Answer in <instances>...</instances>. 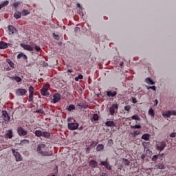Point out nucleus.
<instances>
[{
	"instance_id": "62",
	"label": "nucleus",
	"mask_w": 176,
	"mask_h": 176,
	"mask_svg": "<svg viewBox=\"0 0 176 176\" xmlns=\"http://www.w3.org/2000/svg\"><path fill=\"white\" fill-rule=\"evenodd\" d=\"M100 176H108V175H107V173H102V175H101Z\"/></svg>"
},
{
	"instance_id": "58",
	"label": "nucleus",
	"mask_w": 176,
	"mask_h": 176,
	"mask_svg": "<svg viewBox=\"0 0 176 176\" xmlns=\"http://www.w3.org/2000/svg\"><path fill=\"white\" fill-rule=\"evenodd\" d=\"M157 104H159V101H157V100H155V104H154L155 107H156L157 105Z\"/></svg>"
},
{
	"instance_id": "2",
	"label": "nucleus",
	"mask_w": 176,
	"mask_h": 176,
	"mask_svg": "<svg viewBox=\"0 0 176 176\" xmlns=\"http://www.w3.org/2000/svg\"><path fill=\"white\" fill-rule=\"evenodd\" d=\"M15 94L17 97H23L27 94V89L23 88L16 89Z\"/></svg>"
},
{
	"instance_id": "11",
	"label": "nucleus",
	"mask_w": 176,
	"mask_h": 176,
	"mask_svg": "<svg viewBox=\"0 0 176 176\" xmlns=\"http://www.w3.org/2000/svg\"><path fill=\"white\" fill-rule=\"evenodd\" d=\"M119 108V105L118 104H113L109 109L110 115L113 116L115 115V109H118Z\"/></svg>"
},
{
	"instance_id": "45",
	"label": "nucleus",
	"mask_w": 176,
	"mask_h": 176,
	"mask_svg": "<svg viewBox=\"0 0 176 176\" xmlns=\"http://www.w3.org/2000/svg\"><path fill=\"white\" fill-rule=\"evenodd\" d=\"M131 129H141V125H131Z\"/></svg>"
},
{
	"instance_id": "26",
	"label": "nucleus",
	"mask_w": 176,
	"mask_h": 176,
	"mask_svg": "<svg viewBox=\"0 0 176 176\" xmlns=\"http://www.w3.org/2000/svg\"><path fill=\"white\" fill-rule=\"evenodd\" d=\"M43 131H41V130H36L34 132V134L36 135V137H42V134H43Z\"/></svg>"
},
{
	"instance_id": "49",
	"label": "nucleus",
	"mask_w": 176,
	"mask_h": 176,
	"mask_svg": "<svg viewBox=\"0 0 176 176\" xmlns=\"http://www.w3.org/2000/svg\"><path fill=\"white\" fill-rule=\"evenodd\" d=\"M35 50H36V52H41V47H39L38 45H36L34 47Z\"/></svg>"
},
{
	"instance_id": "15",
	"label": "nucleus",
	"mask_w": 176,
	"mask_h": 176,
	"mask_svg": "<svg viewBox=\"0 0 176 176\" xmlns=\"http://www.w3.org/2000/svg\"><path fill=\"white\" fill-rule=\"evenodd\" d=\"M6 138H13V131L12 129H9L6 134Z\"/></svg>"
},
{
	"instance_id": "28",
	"label": "nucleus",
	"mask_w": 176,
	"mask_h": 176,
	"mask_svg": "<svg viewBox=\"0 0 176 176\" xmlns=\"http://www.w3.org/2000/svg\"><path fill=\"white\" fill-rule=\"evenodd\" d=\"M148 115H150L151 118H155V111L153 110V109H149Z\"/></svg>"
},
{
	"instance_id": "25",
	"label": "nucleus",
	"mask_w": 176,
	"mask_h": 176,
	"mask_svg": "<svg viewBox=\"0 0 176 176\" xmlns=\"http://www.w3.org/2000/svg\"><path fill=\"white\" fill-rule=\"evenodd\" d=\"M41 137H43L44 138H50V133L43 131Z\"/></svg>"
},
{
	"instance_id": "51",
	"label": "nucleus",
	"mask_w": 176,
	"mask_h": 176,
	"mask_svg": "<svg viewBox=\"0 0 176 176\" xmlns=\"http://www.w3.org/2000/svg\"><path fill=\"white\" fill-rule=\"evenodd\" d=\"M171 112V116L173 115V116H176V110H172L170 111Z\"/></svg>"
},
{
	"instance_id": "8",
	"label": "nucleus",
	"mask_w": 176,
	"mask_h": 176,
	"mask_svg": "<svg viewBox=\"0 0 176 176\" xmlns=\"http://www.w3.org/2000/svg\"><path fill=\"white\" fill-rule=\"evenodd\" d=\"M21 47L24 49V50H28V52H33L34 51V47L28 44H21Z\"/></svg>"
},
{
	"instance_id": "17",
	"label": "nucleus",
	"mask_w": 176,
	"mask_h": 176,
	"mask_svg": "<svg viewBox=\"0 0 176 176\" xmlns=\"http://www.w3.org/2000/svg\"><path fill=\"white\" fill-rule=\"evenodd\" d=\"M78 106L80 107V108H83L84 109H87V108H89V104H87V102H80L78 103Z\"/></svg>"
},
{
	"instance_id": "1",
	"label": "nucleus",
	"mask_w": 176,
	"mask_h": 176,
	"mask_svg": "<svg viewBox=\"0 0 176 176\" xmlns=\"http://www.w3.org/2000/svg\"><path fill=\"white\" fill-rule=\"evenodd\" d=\"M37 153L41 156H52L53 153L49 151V148L45 144H40L37 146Z\"/></svg>"
},
{
	"instance_id": "13",
	"label": "nucleus",
	"mask_w": 176,
	"mask_h": 176,
	"mask_svg": "<svg viewBox=\"0 0 176 176\" xmlns=\"http://www.w3.org/2000/svg\"><path fill=\"white\" fill-rule=\"evenodd\" d=\"M107 97H116V96H118V91H107Z\"/></svg>"
},
{
	"instance_id": "14",
	"label": "nucleus",
	"mask_w": 176,
	"mask_h": 176,
	"mask_svg": "<svg viewBox=\"0 0 176 176\" xmlns=\"http://www.w3.org/2000/svg\"><path fill=\"white\" fill-rule=\"evenodd\" d=\"M8 30L10 35H13V34L17 32V30L16 29V28L13 27L12 25L8 26Z\"/></svg>"
},
{
	"instance_id": "18",
	"label": "nucleus",
	"mask_w": 176,
	"mask_h": 176,
	"mask_svg": "<svg viewBox=\"0 0 176 176\" xmlns=\"http://www.w3.org/2000/svg\"><path fill=\"white\" fill-rule=\"evenodd\" d=\"M142 140H144V141H149V138H151V134L144 133L141 137Z\"/></svg>"
},
{
	"instance_id": "3",
	"label": "nucleus",
	"mask_w": 176,
	"mask_h": 176,
	"mask_svg": "<svg viewBox=\"0 0 176 176\" xmlns=\"http://www.w3.org/2000/svg\"><path fill=\"white\" fill-rule=\"evenodd\" d=\"M17 133L20 137H24L28 134V131L24 129L23 126H19L17 128Z\"/></svg>"
},
{
	"instance_id": "42",
	"label": "nucleus",
	"mask_w": 176,
	"mask_h": 176,
	"mask_svg": "<svg viewBox=\"0 0 176 176\" xmlns=\"http://www.w3.org/2000/svg\"><path fill=\"white\" fill-rule=\"evenodd\" d=\"M23 16H27L28 14H30V12L27 10H23L22 11Z\"/></svg>"
},
{
	"instance_id": "46",
	"label": "nucleus",
	"mask_w": 176,
	"mask_h": 176,
	"mask_svg": "<svg viewBox=\"0 0 176 176\" xmlns=\"http://www.w3.org/2000/svg\"><path fill=\"white\" fill-rule=\"evenodd\" d=\"M53 37L56 39V41H58L60 39V36L58 34H55L53 33Z\"/></svg>"
},
{
	"instance_id": "40",
	"label": "nucleus",
	"mask_w": 176,
	"mask_h": 176,
	"mask_svg": "<svg viewBox=\"0 0 176 176\" xmlns=\"http://www.w3.org/2000/svg\"><path fill=\"white\" fill-rule=\"evenodd\" d=\"M14 80L16 82H17V83H19V82H21V78L16 76H14Z\"/></svg>"
},
{
	"instance_id": "39",
	"label": "nucleus",
	"mask_w": 176,
	"mask_h": 176,
	"mask_svg": "<svg viewBox=\"0 0 176 176\" xmlns=\"http://www.w3.org/2000/svg\"><path fill=\"white\" fill-rule=\"evenodd\" d=\"M124 111H126L127 112H130V109H131V106L130 105H126L124 107Z\"/></svg>"
},
{
	"instance_id": "31",
	"label": "nucleus",
	"mask_w": 176,
	"mask_h": 176,
	"mask_svg": "<svg viewBox=\"0 0 176 176\" xmlns=\"http://www.w3.org/2000/svg\"><path fill=\"white\" fill-rule=\"evenodd\" d=\"M97 152H100V151H104V146L102 144H98L96 147Z\"/></svg>"
},
{
	"instance_id": "10",
	"label": "nucleus",
	"mask_w": 176,
	"mask_h": 176,
	"mask_svg": "<svg viewBox=\"0 0 176 176\" xmlns=\"http://www.w3.org/2000/svg\"><path fill=\"white\" fill-rule=\"evenodd\" d=\"M79 127V124L76 122L69 123L68 129L69 130H76Z\"/></svg>"
},
{
	"instance_id": "59",
	"label": "nucleus",
	"mask_w": 176,
	"mask_h": 176,
	"mask_svg": "<svg viewBox=\"0 0 176 176\" xmlns=\"http://www.w3.org/2000/svg\"><path fill=\"white\" fill-rule=\"evenodd\" d=\"M9 79L11 80H14V76H8Z\"/></svg>"
},
{
	"instance_id": "6",
	"label": "nucleus",
	"mask_w": 176,
	"mask_h": 176,
	"mask_svg": "<svg viewBox=\"0 0 176 176\" xmlns=\"http://www.w3.org/2000/svg\"><path fill=\"white\" fill-rule=\"evenodd\" d=\"M50 89V87L49 85H44L43 88L41 89V94L42 96H49V94H47V91Z\"/></svg>"
},
{
	"instance_id": "38",
	"label": "nucleus",
	"mask_w": 176,
	"mask_h": 176,
	"mask_svg": "<svg viewBox=\"0 0 176 176\" xmlns=\"http://www.w3.org/2000/svg\"><path fill=\"white\" fill-rule=\"evenodd\" d=\"M123 163L125 166H130V161H129L127 159H124Z\"/></svg>"
},
{
	"instance_id": "52",
	"label": "nucleus",
	"mask_w": 176,
	"mask_h": 176,
	"mask_svg": "<svg viewBox=\"0 0 176 176\" xmlns=\"http://www.w3.org/2000/svg\"><path fill=\"white\" fill-rule=\"evenodd\" d=\"M175 135H176V133L175 132L170 134V137H171L172 138H175Z\"/></svg>"
},
{
	"instance_id": "5",
	"label": "nucleus",
	"mask_w": 176,
	"mask_h": 176,
	"mask_svg": "<svg viewBox=\"0 0 176 176\" xmlns=\"http://www.w3.org/2000/svg\"><path fill=\"white\" fill-rule=\"evenodd\" d=\"M12 155L14 156L16 159V162H21L23 160V157H21V155H20V153L18 151H16V150L12 149Z\"/></svg>"
},
{
	"instance_id": "36",
	"label": "nucleus",
	"mask_w": 176,
	"mask_h": 176,
	"mask_svg": "<svg viewBox=\"0 0 176 176\" xmlns=\"http://www.w3.org/2000/svg\"><path fill=\"white\" fill-rule=\"evenodd\" d=\"M146 89L149 90V89H151V90H153L154 91H156V86H151L149 87L148 85H146Z\"/></svg>"
},
{
	"instance_id": "63",
	"label": "nucleus",
	"mask_w": 176,
	"mask_h": 176,
	"mask_svg": "<svg viewBox=\"0 0 176 176\" xmlns=\"http://www.w3.org/2000/svg\"><path fill=\"white\" fill-rule=\"evenodd\" d=\"M75 80H76V82H78V80H79V77H76Z\"/></svg>"
},
{
	"instance_id": "37",
	"label": "nucleus",
	"mask_w": 176,
	"mask_h": 176,
	"mask_svg": "<svg viewBox=\"0 0 176 176\" xmlns=\"http://www.w3.org/2000/svg\"><path fill=\"white\" fill-rule=\"evenodd\" d=\"M131 134L133 137H135L136 135H140V134H141V132L140 131H135Z\"/></svg>"
},
{
	"instance_id": "35",
	"label": "nucleus",
	"mask_w": 176,
	"mask_h": 176,
	"mask_svg": "<svg viewBox=\"0 0 176 176\" xmlns=\"http://www.w3.org/2000/svg\"><path fill=\"white\" fill-rule=\"evenodd\" d=\"M29 102H32L34 101V94H29Z\"/></svg>"
},
{
	"instance_id": "24",
	"label": "nucleus",
	"mask_w": 176,
	"mask_h": 176,
	"mask_svg": "<svg viewBox=\"0 0 176 176\" xmlns=\"http://www.w3.org/2000/svg\"><path fill=\"white\" fill-rule=\"evenodd\" d=\"M162 116L164 118H170L171 116V111H168L166 113H162Z\"/></svg>"
},
{
	"instance_id": "7",
	"label": "nucleus",
	"mask_w": 176,
	"mask_h": 176,
	"mask_svg": "<svg viewBox=\"0 0 176 176\" xmlns=\"http://www.w3.org/2000/svg\"><path fill=\"white\" fill-rule=\"evenodd\" d=\"M100 166H104L107 170H112V167L111 165H109V162H108L107 160L106 161H101L100 163L99 164Z\"/></svg>"
},
{
	"instance_id": "16",
	"label": "nucleus",
	"mask_w": 176,
	"mask_h": 176,
	"mask_svg": "<svg viewBox=\"0 0 176 176\" xmlns=\"http://www.w3.org/2000/svg\"><path fill=\"white\" fill-rule=\"evenodd\" d=\"M30 144V140L27 139H24L23 140H21V142L19 143V145L21 146H25Z\"/></svg>"
},
{
	"instance_id": "29",
	"label": "nucleus",
	"mask_w": 176,
	"mask_h": 176,
	"mask_svg": "<svg viewBox=\"0 0 176 176\" xmlns=\"http://www.w3.org/2000/svg\"><path fill=\"white\" fill-rule=\"evenodd\" d=\"M9 5V1H6L0 4V9L2 8H5V6H8Z\"/></svg>"
},
{
	"instance_id": "44",
	"label": "nucleus",
	"mask_w": 176,
	"mask_h": 176,
	"mask_svg": "<svg viewBox=\"0 0 176 176\" xmlns=\"http://www.w3.org/2000/svg\"><path fill=\"white\" fill-rule=\"evenodd\" d=\"M36 112L37 113H42L43 115H45V111H43V109H38V110H36Z\"/></svg>"
},
{
	"instance_id": "57",
	"label": "nucleus",
	"mask_w": 176,
	"mask_h": 176,
	"mask_svg": "<svg viewBox=\"0 0 176 176\" xmlns=\"http://www.w3.org/2000/svg\"><path fill=\"white\" fill-rule=\"evenodd\" d=\"M78 77V79H83V75L82 74H79Z\"/></svg>"
},
{
	"instance_id": "48",
	"label": "nucleus",
	"mask_w": 176,
	"mask_h": 176,
	"mask_svg": "<svg viewBox=\"0 0 176 176\" xmlns=\"http://www.w3.org/2000/svg\"><path fill=\"white\" fill-rule=\"evenodd\" d=\"M24 56V53L21 52L17 55V58H21Z\"/></svg>"
},
{
	"instance_id": "47",
	"label": "nucleus",
	"mask_w": 176,
	"mask_h": 176,
	"mask_svg": "<svg viewBox=\"0 0 176 176\" xmlns=\"http://www.w3.org/2000/svg\"><path fill=\"white\" fill-rule=\"evenodd\" d=\"M98 118H99V117H98V114H94V116H93L94 120L97 121V120H98Z\"/></svg>"
},
{
	"instance_id": "21",
	"label": "nucleus",
	"mask_w": 176,
	"mask_h": 176,
	"mask_svg": "<svg viewBox=\"0 0 176 176\" xmlns=\"http://www.w3.org/2000/svg\"><path fill=\"white\" fill-rule=\"evenodd\" d=\"M106 126L108 127H115L116 124L113 121H107L105 122Z\"/></svg>"
},
{
	"instance_id": "53",
	"label": "nucleus",
	"mask_w": 176,
	"mask_h": 176,
	"mask_svg": "<svg viewBox=\"0 0 176 176\" xmlns=\"http://www.w3.org/2000/svg\"><path fill=\"white\" fill-rule=\"evenodd\" d=\"M75 32H79L80 31V28L79 27H76L74 29Z\"/></svg>"
},
{
	"instance_id": "23",
	"label": "nucleus",
	"mask_w": 176,
	"mask_h": 176,
	"mask_svg": "<svg viewBox=\"0 0 176 176\" xmlns=\"http://www.w3.org/2000/svg\"><path fill=\"white\" fill-rule=\"evenodd\" d=\"M145 82L148 85H155V81H153L152 78H146L145 79Z\"/></svg>"
},
{
	"instance_id": "60",
	"label": "nucleus",
	"mask_w": 176,
	"mask_h": 176,
	"mask_svg": "<svg viewBox=\"0 0 176 176\" xmlns=\"http://www.w3.org/2000/svg\"><path fill=\"white\" fill-rule=\"evenodd\" d=\"M141 159H142V160H144V159H145V155H142V156H141Z\"/></svg>"
},
{
	"instance_id": "20",
	"label": "nucleus",
	"mask_w": 176,
	"mask_h": 176,
	"mask_svg": "<svg viewBox=\"0 0 176 176\" xmlns=\"http://www.w3.org/2000/svg\"><path fill=\"white\" fill-rule=\"evenodd\" d=\"M60 96L58 94H55L54 95V104H56L60 101Z\"/></svg>"
},
{
	"instance_id": "4",
	"label": "nucleus",
	"mask_w": 176,
	"mask_h": 176,
	"mask_svg": "<svg viewBox=\"0 0 176 176\" xmlns=\"http://www.w3.org/2000/svg\"><path fill=\"white\" fill-rule=\"evenodd\" d=\"M2 119L5 123H9V122H10V116L8 113V111H2Z\"/></svg>"
},
{
	"instance_id": "56",
	"label": "nucleus",
	"mask_w": 176,
	"mask_h": 176,
	"mask_svg": "<svg viewBox=\"0 0 176 176\" xmlns=\"http://www.w3.org/2000/svg\"><path fill=\"white\" fill-rule=\"evenodd\" d=\"M23 60H28V56H27V55L23 54V56L22 57Z\"/></svg>"
},
{
	"instance_id": "50",
	"label": "nucleus",
	"mask_w": 176,
	"mask_h": 176,
	"mask_svg": "<svg viewBox=\"0 0 176 176\" xmlns=\"http://www.w3.org/2000/svg\"><path fill=\"white\" fill-rule=\"evenodd\" d=\"M19 5H20V2L18 1V2H14L13 3V6L15 7V8H17V6H19Z\"/></svg>"
},
{
	"instance_id": "43",
	"label": "nucleus",
	"mask_w": 176,
	"mask_h": 176,
	"mask_svg": "<svg viewBox=\"0 0 176 176\" xmlns=\"http://www.w3.org/2000/svg\"><path fill=\"white\" fill-rule=\"evenodd\" d=\"M159 159V155H155L153 156L152 160L153 162H156Z\"/></svg>"
},
{
	"instance_id": "61",
	"label": "nucleus",
	"mask_w": 176,
	"mask_h": 176,
	"mask_svg": "<svg viewBox=\"0 0 176 176\" xmlns=\"http://www.w3.org/2000/svg\"><path fill=\"white\" fill-rule=\"evenodd\" d=\"M67 72H69V74H72V72H74V71H72L71 69H67Z\"/></svg>"
},
{
	"instance_id": "30",
	"label": "nucleus",
	"mask_w": 176,
	"mask_h": 176,
	"mask_svg": "<svg viewBox=\"0 0 176 176\" xmlns=\"http://www.w3.org/2000/svg\"><path fill=\"white\" fill-rule=\"evenodd\" d=\"M7 63L12 69L14 68V63L10 59H7Z\"/></svg>"
},
{
	"instance_id": "55",
	"label": "nucleus",
	"mask_w": 176,
	"mask_h": 176,
	"mask_svg": "<svg viewBox=\"0 0 176 176\" xmlns=\"http://www.w3.org/2000/svg\"><path fill=\"white\" fill-rule=\"evenodd\" d=\"M92 147H91L90 146H89L88 147L85 148L86 151L87 152H90V151L91 150Z\"/></svg>"
},
{
	"instance_id": "54",
	"label": "nucleus",
	"mask_w": 176,
	"mask_h": 176,
	"mask_svg": "<svg viewBox=\"0 0 176 176\" xmlns=\"http://www.w3.org/2000/svg\"><path fill=\"white\" fill-rule=\"evenodd\" d=\"M142 145L143 146H144V148H146V146L148 145V142H143L142 143Z\"/></svg>"
},
{
	"instance_id": "41",
	"label": "nucleus",
	"mask_w": 176,
	"mask_h": 176,
	"mask_svg": "<svg viewBox=\"0 0 176 176\" xmlns=\"http://www.w3.org/2000/svg\"><path fill=\"white\" fill-rule=\"evenodd\" d=\"M131 119H133V120H140V117L138 115H134L131 117Z\"/></svg>"
},
{
	"instance_id": "32",
	"label": "nucleus",
	"mask_w": 176,
	"mask_h": 176,
	"mask_svg": "<svg viewBox=\"0 0 176 176\" xmlns=\"http://www.w3.org/2000/svg\"><path fill=\"white\" fill-rule=\"evenodd\" d=\"M67 111L69 112H71V111H75V105L74 104H70L69 105V107H67Z\"/></svg>"
},
{
	"instance_id": "64",
	"label": "nucleus",
	"mask_w": 176,
	"mask_h": 176,
	"mask_svg": "<svg viewBox=\"0 0 176 176\" xmlns=\"http://www.w3.org/2000/svg\"><path fill=\"white\" fill-rule=\"evenodd\" d=\"M77 6H78V8H82V6H80V3H77Z\"/></svg>"
},
{
	"instance_id": "9",
	"label": "nucleus",
	"mask_w": 176,
	"mask_h": 176,
	"mask_svg": "<svg viewBox=\"0 0 176 176\" xmlns=\"http://www.w3.org/2000/svg\"><path fill=\"white\" fill-rule=\"evenodd\" d=\"M164 148H166V143H164V142H161L156 146L157 151H160V152L164 151Z\"/></svg>"
},
{
	"instance_id": "33",
	"label": "nucleus",
	"mask_w": 176,
	"mask_h": 176,
	"mask_svg": "<svg viewBox=\"0 0 176 176\" xmlns=\"http://www.w3.org/2000/svg\"><path fill=\"white\" fill-rule=\"evenodd\" d=\"M28 91H29V94H34V93H35V89H34V87L32 86L29 87Z\"/></svg>"
},
{
	"instance_id": "34",
	"label": "nucleus",
	"mask_w": 176,
	"mask_h": 176,
	"mask_svg": "<svg viewBox=\"0 0 176 176\" xmlns=\"http://www.w3.org/2000/svg\"><path fill=\"white\" fill-rule=\"evenodd\" d=\"M97 144H98V142H97V141H92L91 143L90 144L89 146L91 148H95V146H97Z\"/></svg>"
},
{
	"instance_id": "12",
	"label": "nucleus",
	"mask_w": 176,
	"mask_h": 176,
	"mask_svg": "<svg viewBox=\"0 0 176 176\" xmlns=\"http://www.w3.org/2000/svg\"><path fill=\"white\" fill-rule=\"evenodd\" d=\"M89 164L90 166V167H91L92 168H97L98 166V162H97V161L92 160L91 161H89Z\"/></svg>"
},
{
	"instance_id": "27",
	"label": "nucleus",
	"mask_w": 176,
	"mask_h": 176,
	"mask_svg": "<svg viewBox=\"0 0 176 176\" xmlns=\"http://www.w3.org/2000/svg\"><path fill=\"white\" fill-rule=\"evenodd\" d=\"M14 19H19L21 17V13L19 11H16L14 14Z\"/></svg>"
},
{
	"instance_id": "19",
	"label": "nucleus",
	"mask_w": 176,
	"mask_h": 176,
	"mask_svg": "<svg viewBox=\"0 0 176 176\" xmlns=\"http://www.w3.org/2000/svg\"><path fill=\"white\" fill-rule=\"evenodd\" d=\"M155 167L157 170H164L166 168V165L164 164L159 163Z\"/></svg>"
},
{
	"instance_id": "22",
	"label": "nucleus",
	"mask_w": 176,
	"mask_h": 176,
	"mask_svg": "<svg viewBox=\"0 0 176 176\" xmlns=\"http://www.w3.org/2000/svg\"><path fill=\"white\" fill-rule=\"evenodd\" d=\"M0 49H8V43L0 41Z\"/></svg>"
}]
</instances>
